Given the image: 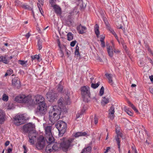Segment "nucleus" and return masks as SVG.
Segmentation results:
<instances>
[{"mask_svg": "<svg viewBox=\"0 0 153 153\" xmlns=\"http://www.w3.org/2000/svg\"><path fill=\"white\" fill-rule=\"evenodd\" d=\"M69 95V94L67 93L64 99L60 98L58 101V106L55 105L51 107L49 112V119L52 123L54 124L59 119L61 111H66L65 105L70 104Z\"/></svg>", "mask_w": 153, "mask_h": 153, "instance_id": "1", "label": "nucleus"}, {"mask_svg": "<svg viewBox=\"0 0 153 153\" xmlns=\"http://www.w3.org/2000/svg\"><path fill=\"white\" fill-rule=\"evenodd\" d=\"M74 139L70 138L68 139H66L63 138L62 142L60 143V148L64 152H67L69 147L73 145L72 144L74 142Z\"/></svg>", "mask_w": 153, "mask_h": 153, "instance_id": "2", "label": "nucleus"}, {"mask_svg": "<svg viewBox=\"0 0 153 153\" xmlns=\"http://www.w3.org/2000/svg\"><path fill=\"white\" fill-rule=\"evenodd\" d=\"M81 94L83 101L88 102L90 100V93L89 88L87 86H82L80 88Z\"/></svg>", "mask_w": 153, "mask_h": 153, "instance_id": "3", "label": "nucleus"}, {"mask_svg": "<svg viewBox=\"0 0 153 153\" xmlns=\"http://www.w3.org/2000/svg\"><path fill=\"white\" fill-rule=\"evenodd\" d=\"M54 140L51 142H48L49 144L45 148V151L47 153H50L51 152H55L58 151L60 148V144L56 142H54Z\"/></svg>", "mask_w": 153, "mask_h": 153, "instance_id": "4", "label": "nucleus"}, {"mask_svg": "<svg viewBox=\"0 0 153 153\" xmlns=\"http://www.w3.org/2000/svg\"><path fill=\"white\" fill-rule=\"evenodd\" d=\"M31 96L30 95H20L15 98L16 101L20 103H28L31 105Z\"/></svg>", "mask_w": 153, "mask_h": 153, "instance_id": "5", "label": "nucleus"}, {"mask_svg": "<svg viewBox=\"0 0 153 153\" xmlns=\"http://www.w3.org/2000/svg\"><path fill=\"white\" fill-rule=\"evenodd\" d=\"M52 127L51 126H47L45 128V137L46 140L47 142H51L54 140L51 130Z\"/></svg>", "mask_w": 153, "mask_h": 153, "instance_id": "6", "label": "nucleus"}, {"mask_svg": "<svg viewBox=\"0 0 153 153\" xmlns=\"http://www.w3.org/2000/svg\"><path fill=\"white\" fill-rule=\"evenodd\" d=\"M55 126L58 129L59 134H63L65 133L67 128V125L63 121L60 120L58 122Z\"/></svg>", "mask_w": 153, "mask_h": 153, "instance_id": "7", "label": "nucleus"}, {"mask_svg": "<svg viewBox=\"0 0 153 153\" xmlns=\"http://www.w3.org/2000/svg\"><path fill=\"white\" fill-rule=\"evenodd\" d=\"M26 118L23 114L16 115L14 118L13 123L16 126L24 124Z\"/></svg>", "mask_w": 153, "mask_h": 153, "instance_id": "8", "label": "nucleus"}, {"mask_svg": "<svg viewBox=\"0 0 153 153\" xmlns=\"http://www.w3.org/2000/svg\"><path fill=\"white\" fill-rule=\"evenodd\" d=\"M31 105L38 104L39 105L45 103L44 98L41 95H37L31 100Z\"/></svg>", "mask_w": 153, "mask_h": 153, "instance_id": "9", "label": "nucleus"}, {"mask_svg": "<svg viewBox=\"0 0 153 153\" xmlns=\"http://www.w3.org/2000/svg\"><path fill=\"white\" fill-rule=\"evenodd\" d=\"M45 138L42 136H40L37 139L36 143V147L38 149H42L45 147Z\"/></svg>", "mask_w": 153, "mask_h": 153, "instance_id": "10", "label": "nucleus"}, {"mask_svg": "<svg viewBox=\"0 0 153 153\" xmlns=\"http://www.w3.org/2000/svg\"><path fill=\"white\" fill-rule=\"evenodd\" d=\"M47 106L45 103L38 105L37 107L36 113L41 115L45 114L47 111Z\"/></svg>", "mask_w": 153, "mask_h": 153, "instance_id": "11", "label": "nucleus"}, {"mask_svg": "<svg viewBox=\"0 0 153 153\" xmlns=\"http://www.w3.org/2000/svg\"><path fill=\"white\" fill-rule=\"evenodd\" d=\"M37 135V134L35 131H31L28 134L29 138V142L31 144H33L34 141L36 140V137Z\"/></svg>", "mask_w": 153, "mask_h": 153, "instance_id": "12", "label": "nucleus"}, {"mask_svg": "<svg viewBox=\"0 0 153 153\" xmlns=\"http://www.w3.org/2000/svg\"><path fill=\"white\" fill-rule=\"evenodd\" d=\"M46 97L49 101L53 102L56 99L57 95L53 91H51L47 93Z\"/></svg>", "mask_w": 153, "mask_h": 153, "instance_id": "13", "label": "nucleus"}, {"mask_svg": "<svg viewBox=\"0 0 153 153\" xmlns=\"http://www.w3.org/2000/svg\"><path fill=\"white\" fill-rule=\"evenodd\" d=\"M35 127V125L31 123H29L25 124L23 127L24 130L25 132L33 130Z\"/></svg>", "mask_w": 153, "mask_h": 153, "instance_id": "14", "label": "nucleus"}, {"mask_svg": "<svg viewBox=\"0 0 153 153\" xmlns=\"http://www.w3.org/2000/svg\"><path fill=\"white\" fill-rule=\"evenodd\" d=\"M12 85L17 88H19L20 87V82L18 77H15L12 80Z\"/></svg>", "mask_w": 153, "mask_h": 153, "instance_id": "15", "label": "nucleus"}, {"mask_svg": "<svg viewBox=\"0 0 153 153\" xmlns=\"http://www.w3.org/2000/svg\"><path fill=\"white\" fill-rule=\"evenodd\" d=\"M108 117L111 120H113L114 118V114L115 112L114 108L113 106H111L109 110Z\"/></svg>", "mask_w": 153, "mask_h": 153, "instance_id": "16", "label": "nucleus"}, {"mask_svg": "<svg viewBox=\"0 0 153 153\" xmlns=\"http://www.w3.org/2000/svg\"><path fill=\"white\" fill-rule=\"evenodd\" d=\"M77 29L79 33L82 34L85 32L86 27L80 25L77 27Z\"/></svg>", "mask_w": 153, "mask_h": 153, "instance_id": "17", "label": "nucleus"}, {"mask_svg": "<svg viewBox=\"0 0 153 153\" xmlns=\"http://www.w3.org/2000/svg\"><path fill=\"white\" fill-rule=\"evenodd\" d=\"M105 75L108 80V82L111 85H112L113 82L112 79L113 75L111 74L106 73Z\"/></svg>", "mask_w": 153, "mask_h": 153, "instance_id": "18", "label": "nucleus"}, {"mask_svg": "<svg viewBox=\"0 0 153 153\" xmlns=\"http://www.w3.org/2000/svg\"><path fill=\"white\" fill-rule=\"evenodd\" d=\"M53 7L56 13L58 14H60L61 13V9L58 5H56Z\"/></svg>", "mask_w": 153, "mask_h": 153, "instance_id": "19", "label": "nucleus"}, {"mask_svg": "<svg viewBox=\"0 0 153 153\" xmlns=\"http://www.w3.org/2000/svg\"><path fill=\"white\" fill-rule=\"evenodd\" d=\"M107 50L109 56L112 57L113 55V48L111 46H109L108 48H107Z\"/></svg>", "mask_w": 153, "mask_h": 153, "instance_id": "20", "label": "nucleus"}, {"mask_svg": "<svg viewBox=\"0 0 153 153\" xmlns=\"http://www.w3.org/2000/svg\"><path fill=\"white\" fill-rule=\"evenodd\" d=\"M4 113L3 111L0 109V123H2L4 121Z\"/></svg>", "mask_w": 153, "mask_h": 153, "instance_id": "21", "label": "nucleus"}, {"mask_svg": "<svg viewBox=\"0 0 153 153\" xmlns=\"http://www.w3.org/2000/svg\"><path fill=\"white\" fill-rule=\"evenodd\" d=\"M99 27L97 24H96L94 27V31L97 37H99L100 35Z\"/></svg>", "mask_w": 153, "mask_h": 153, "instance_id": "22", "label": "nucleus"}, {"mask_svg": "<svg viewBox=\"0 0 153 153\" xmlns=\"http://www.w3.org/2000/svg\"><path fill=\"white\" fill-rule=\"evenodd\" d=\"M91 147L88 146L84 149L81 153H91Z\"/></svg>", "mask_w": 153, "mask_h": 153, "instance_id": "23", "label": "nucleus"}, {"mask_svg": "<svg viewBox=\"0 0 153 153\" xmlns=\"http://www.w3.org/2000/svg\"><path fill=\"white\" fill-rule=\"evenodd\" d=\"M0 62H2L5 64H7L9 62V61L7 59L6 56H0Z\"/></svg>", "mask_w": 153, "mask_h": 153, "instance_id": "24", "label": "nucleus"}, {"mask_svg": "<svg viewBox=\"0 0 153 153\" xmlns=\"http://www.w3.org/2000/svg\"><path fill=\"white\" fill-rule=\"evenodd\" d=\"M86 134L85 132H79L76 133L74 135V136L76 137H78L81 136H84Z\"/></svg>", "mask_w": 153, "mask_h": 153, "instance_id": "25", "label": "nucleus"}, {"mask_svg": "<svg viewBox=\"0 0 153 153\" xmlns=\"http://www.w3.org/2000/svg\"><path fill=\"white\" fill-rule=\"evenodd\" d=\"M109 102V99L108 98H106L104 97L101 102V104L103 105H104L107 104Z\"/></svg>", "mask_w": 153, "mask_h": 153, "instance_id": "26", "label": "nucleus"}, {"mask_svg": "<svg viewBox=\"0 0 153 153\" xmlns=\"http://www.w3.org/2000/svg\"><path fill=\"white\" fill-rule=\"evenodd\" d=\"M18 62L19 64L23 66H26L27 63V61H24L23 60H19Z\"/></svg>", "mask_w": 153, "mask_h": 153, "instance_id": "27", "label": "nucleus"}, {"mask_svg": "<svg viewBox=\"0 0 153 153\" xmlns=\"http://www.w3.org/2000/svg\"><path fill=\"white\" fill-rule=\"evenodd\" d=\"M67 39L69 41H71L73 39V36L71 33H69L67 34Z\"/></svg>", "mask_w": 153, "mask_h": 153, "instance_id": "28", "label": "nucleus"}, {"mask_svg": "<svg viewBox=\"0 0 153 153\" xmlns=\"http://www.w3.org/2000/svg\"><path fill=\"white\" fill-rule=\"evenodd\" d=\"M125 111L129 116H133V113L129 111L128 108H124Z\"/></svg>", "mask_w": 153, "mask_h": 153, "instance_id": "29", "label": "nucleus"}, {"mask_svg": "<svg viewBox=\"0 0 153 153\" xmlns=\"http://www.w3.org/2000/svg\"><path fill=\"white\" fill-rule=\"evenodd\" d=\"M31 60L32 61H33L35 59H37L39 60V55H35L32 56H31Z\"/></svg>", "mask_w": 153, "mask_h": 153, "instance_id": "30", "label": "nucleus"}, {"mask_svg": "<svg viewBox=\"0 0 153 153\" xmlns=\"http://www.w3.org/2000/svg\"><path fill=\"white\" fill-rule=\"evenodd\" d=\"M75 53V55H77V56H80V54L79 53V47L77 45L76 46V47Z\"/></svg>", "mask_w": 153, "mask_h": 153, "instance_id": "31", "label": "nucleus"}, {"mask_svg": "<svg viewBox=\"0 0 153 153\" xmlns=\"http://www.w3.org/2000/svg\"><path fill=\"white\" fill-rule=\"evenodd\" d=\"M100 85V82H98L96 84H94L93 83H92L91 84V87L94 88L95 89L97 88V87H98V86Z\"/></svg>", "mask_w": 153, "mask_h": 153, "instance_id": "32", "label": "nucleus"}, {"mask_svg": "<svg viewBox=\"0 0 153 153\" xmlns=\"http://www.w3.org/2000/svg\"><path fill=\"white\" fill-rule=\"evenodd\" d=\"M128 103L130 104V106L135 111H136V112H138L137 109L130 102H129Z\"/></svg>", "mask_w": 153, "mask_h": 153, "instance_id": "33", "label": "nucleus"}, {"mask_svg": "<svg viewBox=\"0 0 153 153\" xmlns=\"http://www.w3.org/2000/svg\"><path fill=\"white\" fill-rule=\"evenodd\" d=\"M13 71L11 69H9L7 71V72L5 73L4 76H6L8 75H10L13 73Z\"/></svg>", "mask_w": 153, "mask_h": 153, "instance_id": "34", "label": "nucleus"}, {"mask_svg": "<svg viewBox=\"0 0 153 153\" xmlns=\"http://www.w3.org/2000/svg\"><path fill=\"white\" fill-rule=\"evenodd\" d=\"M104 88L103 86H102L100 91V96H102L104 94Z\"/></svg>", "mask_w": 153, "mask_h": 153, "instance_id": "35", "label": "nucleus"}, {"mask_svg": "<svg viewBox=\"0 0 153 153\" xmlns=\"http://www.w3.org/2000/svg\"><path fill=\"white\" fill-rule=\"evenodd\" d=\"M38 47H39V48H38L39 50H40L42 48V43L39 40L38 41Z\"/></svg>", "mask_w": 153, "mask_h": 153, "instance_id": "36", "label": "nucleus"}, {"mask_svg": "<svg viewBox=\"0 0 153 153\" xmlns=\"http://www.w3.org/2000/svg\"><path fill=\"white\" fill-rule=\"evenodd\" d=\"M56 0H50L49 1V2L50 4L51 5V6L52 7H53L55 5H56V4H55V2Z\"/></svg>", "mask_w": 153, "mask_h": 153, "instance_id": "37", "label": "nucleus"}, {"mask_svg": "<svg viewBox=\"0 0 153 153\" xmlns=\"http://www.w3.org/2000/svg\"><path fill=\"white\" fill-rule=\"evenodd\" d=\"M8 96L6 94H4L2 97V99L4 101H7L8 100Z\"/></svg>", "mask_w": 153, "mask_h": 153, "instance_id": "38", "label": "nucleus"}, {"mask_svg": "<svg viewBox=\"0 0 153 153\" xmlns=\"http://www.w3.org/2000/svg\"><path fill=\"white\" fill-rule=\"evenodd\" d=\"M104 21L105 24L106 25L107 28L108 29H109L110 28V26L108 24V22L107 21L106 19H104Z\"/></svg>", "mask_w": 153, "mask_h": 153, "instance_id": "39", "label": "nucleus"}, {"mask_svg": "<svg viewBox=\"0 0 153 153\" xmlns=\"http://www.w3.org/2000/svg\"><path fill=\"white\" fill-rule=\"evenodd\" d=\"M63 89V87L62 86L59 85L57 88V90L59 92H61Z\"/></svg>", "mask_w": 153, "mask_h": 153, "instance_id": "40", "label": "nucleus"}, {"mask_svg": "<svg viewBox=\"0 0 153 153\" xmlns=\"http://www.w3.org/2000/svg\"><path fill=\"white\" fill-rule=\"evenodd\" d=\"M21 6L26 10H30L29 6L27 5H26L22 4L21 5Z\"/></svg>", "mask_w": 153, "mask_h": 153, "instance_id": "41", "label": "nucleus"}, {"mask_svg": "<svg viewBox=\"0 0 153 153\" xmlns=\"http://www.w3.org/2000/svg\"><path fill=\"white\" fill-rule=\"evenodd\" d=\"M16 5H17L21 6L22 4L18 0H16L15 1Z\"/></svg>", "mask_w": 153, "mask_h": 153, "instance_id": "42", "label": "nucleus"}, {"mask_svg": "<svg viewBox=\"0 0 153 153\" xmlns=\"http://www.w3.org/2000/svg\"><path fill=\"white\" fill-rule=\"evenodd\" d=\"M115 140L117 141V143H120V138L118 137L117 136H116L115 137Z\"/></svg>", "mask_w": 153, "mask_h": 153, "instance_id": "43", "label": "nucleus"}, {"mask_svg": "<svg viewBox=\"0 0 153 153\" xmlns=\"http://www.w3.org/2000/svg\"><path fill=\"white\" fill-rule=\"evenodd\" d=\"M37 5H38V7H39V10L40 11L42 15H43L42 13L43 12V11H42V9L40 7H41L40 5L39 4H38Z\"/></svg>", "mask_w": 153, "mask_h": 153, "instance_id": "44", "label": "nucleus"}, {"mask_svg": "<svg viewBox=\"0 0 153 153\" xmlns=\"http://www.w3.org/2000/svg\"><path fill=\"white\" fill-rule=\"evenodd\" d=\"M105 38V36L104 35H101L100 39V41H104Z\"/></svg>", "mask_w": 153, "mask_h": 153, "instance_id": "45", "label": "nucleus"}, {"mask_svg": "<svg viewBox=\"0 0 153 153\" xmlns=\"http://www.w3.org/2000/svg\"><path fill=\"white\" fill-rule=\"evenodd\" d=\"M76 41H73L71 43L70 45L72 47H74L75 45Z\"/></svg>", "mask_w": 153, "mask_h": 153, "instance_id": "46", "label": "nucleus"}, {"mask_svg": "<svg viewBox=\"0 0 153 153\" xmlns=\"http://www.w3.org/2000/svg\"><path fill=\"white\" fill-rule=\"evenodd\" d=\"M113 51L115 53H119L120 52V51L119 50L115 49L114 46H113Z\"/></svg>", "mask_w": 153, "mask_h": 153, "instance_id": "47", "label": "nucleus"}, {"mask_svg": "<svg viewBox=\"0 0 153 153\" xmlns=\"http://www.w3.org/2000/svg\"><path fill=\"white\" fill-rule=\"evenodd\" d=\"M98 122V119L95 116L94 117V123L95 124L97 123Z\"/></svg>", "mask_w": 153, "mask_h": 153, "instance_id": "48", "label": "nucleus"}, {"mask_svg": "<svg viewBox=\"0 0 153 153\" xmlns=\"http://www.w3.org/2000/svg\"><path fill=\"white\" fill-rule=\"evenodd\" d=\"M110 32L114 36L116 34V33L112 29H111V28L109 29H108Z\"/></svg>", "mask_w": 153, "mask_h": 153, "instance_id": "49", "label": "nucleus"}, {"mask_svg": "<svg viewBox=\"0 0 153 153\" xmlns=\"http://www.w3.org/2000/svg\"><path fill=\"white\" fill-rule=\"evenodd\" d=\"M118 137H120L121 138L123 137V134L121 132H120L117 135H116Z\"/></svg>", "mask_w": 153, "mask_h": 153, "instance_id": "50", "label": "nucleus"}, {"mask_svg": "<svg viewBox=\"0 0 153 153\" xmlns=\"http://www.w3.org/2000/svg\"><path fill=\"white\" fill-rule=\"evenodd\" d=\"M66 53L68 56V57H69L71 53L70 51L66 50Z\"/></svg>", "mask_w": 153, "mask_h": 153, "instance_id": "51", "label": "nucleus"}, {"mask_svg": "<svg viewBox=\"0 0 153 153\" xmlns=\"http://www.w3.org/2000/svg\"><path fill=\"white\" fill-rule=\"evenodd\" d=\"M101 43V45L102 47H105V43L104 41H100Z\"/></svg>", "mask_w": 153, "mask_h": 153, "instance_id": "52", "label": "nucleus"}, {"mask_svg": "<svg viewBox=\"0 0 153 153\" xmlns=\"http://www.w3.org/2000/svg\"><path fill=\"white\" fill-rule=\"evenodd\" d=\"M82 114L83 113L82 112H80V113H77V114L76 115V117L77 118L79 117H80V115Z\"/></svg>", "mask_w": 153, "mask_h": 153, "instance_id": "53", "label": "nucleus"}, {"mask_svg": "<svg viewBox=\"0 0 153 153\" xmlns=\"http://www.w3.org/2000/svg\"><path fill=\"white\" fill-rule=\"evenodd\" d=\"M36 29L39 33H41V31L39 27L37 26L36 27Z\"/></svg>", "mask_w": 153, "mask_h": 153, "instance_id": "54", "label": "nucleus"}, {"mask_svg": "<svg viewBox=\"0 0 153 153\" xmlns=\"http://www.w3.org/2000/svg\"><path fill=\"white\" fill-rule=\"evenodd\" d=\"M150 92L152 94H153V88L150 87L149 88Z\"/></svg>", "mask_w": 153, "mask_h": 153, "instance_id": "55", "label": "nucleus"}, {"mask_svg": "<svg viewBox=\"0 0 153 153\" xmlns=\"http://www.w3.org/2000/svg\"><path fill=\"white\" fill-rule=\"evenodd\" d=\"M30 35V33H28L26 34L25 36L28 39Z\"/></svg>", "mask_w": 153, "mask_h": 153, "instance_id": "56", "label": "nucleus"}, {"mask_svg": "<svg viewBox=\"0 0 153 153\" xmlns=\"http://www.w3.org/2000/svg\"><path fill=\"white\" fill-rule=\"evenodd\" d=\"M139 65L141 66H143L144 65V63L141 61H140L139 62Z\"/></svg>", "mask_w": 153, "mask_h": 153, "instance_id": "57", "label": "nucleus"}, {"mask_svg": "<svg viewBox=\"0 0 153 153\" xmlns=\"http://www.w3.org/2000/svg\"><path fill=\"white\" fill-rule=\"evenodd\" d=\"M12 149L11 148H9L7 150V153H11L12 152Z\"/></svg>", "mask_w": 153, "mask_h": 153, "instance_id": "58", "label": "nucleus"}, {"mask_svg": "<svg viewBox=\"0 0 153 153\" xmlns=\"http://www.w3.org/2000/svg\"><path fill=\"white\" fill-rule=\"evenodd\" d=\"M110 149V147H108L106 148V150L104 152V153H106Z\"/></svg>", "mask_w": 153, "mask_h": 153, "instance_id": "59", "label": "nucleus"}, {"mask_svg": "<svg viewBox=\"0 0 153 153\" xmlns=\"http://www.w3.org/2000/svg\"><path fill=\"white\" fill-rule=\"evenodd\" d=\"M10 143V142L7 141L5 143V145L6 146H8Z\"/></svg>", "mask_w": 153, "mask_h": 153, "instance_id": "60", "label": "nucleus"}, {"mask_svg": "<svg viewBox=\"0 0 153 153\" xmlns=\"http://www.w3.org/2000/svg\"><path fill=\"white\" fill-rule=\"evenodd\" d=\"M149 77L151 81L152 82H153V76H150Z\"/></svg>", "mask_w": 153, "mask_h": 153, "instance_id": "61", "label": "nucleus"}, {"mask_svg": "<svg viewBox=\"0 0 153 153\" xmlns=\"http://www.w3.org/2000/svg\"><path fill=\"white\" fill-rule=\"evenodd\" d=\"M116 132L117 134H117L120 132V131L119 129H117V128L116 129Z\"/></svg>", "mask_w": 153, "mask_h": 153, "instance_id": "62", "label": "nucleus"}, {"mask_svg": "<svg viewBox=\"0 0 153 153\" xmlns=\"http://www.w3.org/2000/svg\"><path fill=\"white\" fill-rule=\"evenodd\" d=\"M117 144V145L118 146V149H119V151L120 152V143H118Z\"/></svg>", "mask_w": 153, "mask_h": 153, "instance_id": "63", "label": "nucleus"}, {"mask_svg": "<svg viewBox=\"0 0 153 153\" xmlns=\"http://www.w3.org/2000/svg\"><path fill=\"white\" fill-rule=\"evenodd\" d=\"M61 57H62L63 56L64 54L63 51L62 50H61Z\"/></svg>", "mask_w": 153, "mask_h": 153, "instance_id": "64", "label": "nucleus"}]
</instances>
